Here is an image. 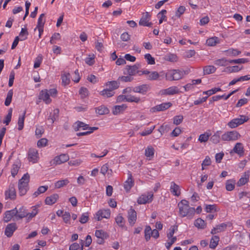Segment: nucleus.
Here are the masks:
<instances>
[{
  "label": "nucleus",
  "mask_w": 250,
  "mask_h": 250,
  "mask_svg": "<svg viewBox=\"0 0 250 250\" xmlns=\"http://www.w3.org/2000/svg\"><path fill=\"white\" fill-rule=\"evenodd\" d=\"M243 68V66L239 67L237 65H235L233 66H229L227 67V69L228 70V71L229 72H238L240 70H241Z\"/></svg>",
  "instance_id": "obj_63"
},
{
  "label": "nucleus",
  "mask_w": 250,
  "mask_h": 250,
  "mask_svg": "<svg viewBox=\"0 0 250 250\" xmlns=\"http://www.w3.org/2000/svg\"><path fill=\"white\" fill-rule=\"evenodd\" d=\"M170 191L174 195L176 196H179L181 194L179 186L174 182L171 183Z\"/></svg>",
  "instance_id": "obj_22"
},
{
  "label": "nucleus",
  "mask_w": 250,
  "mask_h": 250,
  "mask_svg": "<svg viewBox=\"0 0 250 250\" xmlns=\"http://www.w3.org/2000/svg\"><path fill=\"white\" fill-rule=\"evenodd\" d=\"M235 181L234 180H229L226 183V189L228 191L232 190L235 187Z\"/></svg>",
  "instance_id": "obj_39"
},
{
  "label": "nucleus",
  "mask_w": 250,
  "mask_h": 250,
  "mask_svg": "<svg viewBox=\"0 0 250 250\" xmlns=\"http://www.w3.org/2000/svg\"><path fill=\"white\" fill-rule=\"evenodd\" d=\"M39 98L40 100H43L46 104H49L51 102V99L50 98V94H49L48 90L46 89L42 90L40 92Z\"/></svg>",
  "instance_id": "obj_17"
},
{
  "label": "nucleus",
  "mask_w": 250,
  "mask_h": 250,
  "mask_svg": "<svg viewBox=\"0 0 250 250\" xmlns=\"http://www.w3.org/2000/svg\"><path fill=\"white\" fill-rule=\"evenodd\" d=\"M150 88V86L149 84H143L133 87V92L139 93L142 95H146Z\"/></svg>",
  "instance_id": "obj_8"
},
{
  "label": "nucleus",
  "mask_w": 250,
  "mask_h": 250,
  "mask_svg": "<svg viewBox=\"0 0 250 250\" xmlns=\"http://www.w3.org/2000/svg\"><path fill=\"white\" fill-rule=\"evenodd\" d=\"M119 84L120 83L118 80L107 82L105 84L106 86L108 87V89L112 90L113 91L119 87Z\"/></svg>",
  "instance_id": "obj_25"
},
{
  "label": "nucleus",
  "mask_w": 250,
  "mask_h": 250,
  "mask_svg": "<svg viewBox=\"0 0 250 250\" xmlns=\"http://www.w3.org/2000/svg\"><path fill=\"white\" fill-rule=\"evenodd\" d=\"M28 32L25 28H22L20 33V41H24L27 38Z\"/></svg>",
  "instance_id": "obj_51"
},
{
  "label": "nucleus",
  "mask_w": 250,
  "mask_h": 250,
  "mask_svg": "<svg viewBox=\"0 0 250 250\" xmlns=\"http://www.w3.org/2000/svg\"><path fill=\"white\" fill-rule=\"evenodd\" d=\"M240 134L236 131H228L221 136V139L224 141H234L240 138Z\"/></svg>",
  "instance_id": "obj_4"
},
{
  "label": "nucleus",
  "mask_w": 250,
  "mask_h": 250,
  "mask_svg": "<svg viewBox=\"0 0 250 250\" xmlns=\"http://www.w3.org/2000/svg\"><path fill=\"white\" fill-rule=\"evenodd\" d=\"M139 65L135 64L132 66L127 65L125 68V71L124 72L125 74H127L130 76H134L139 73Z\"/></svg>",
  "instance_id": "obj_13"
},
{
  "label": "nucleus",
  "mask_w": 250,
  "mask_h": 250,
  "mask_svg": "<svg viewBox=\"0 0 250 250\" xmlns=\"http://www.w3.org/2000/svg\"><path fill=\"white\" fill-rule=\"evenodd\" d=\"M12 109L10 108L8 110V112L7 115L6 116L5 120L3 121V123L5 124L6 125H8L9 123L10 122L12 117Z\"/></svg>",
  "instance_id": "obj_58"
},
{
  "label": "nucleus",
  "mask_w": 250,
  "mask_h": 250,
  "mask_svg": "<svg viewBox=\"0 0 250 250\" xmlns=\"http://www.w3.org/2000/svg\"><path fill=\"white\" fill-rule=\"evenodd\" d=\"M183 120V116L182 115L176 116L173 118V124L176 125L180 124Z\"/></svg>",
  "instance_id": "obj_64"
},
{
  "label": "nucleus",
  "mask_w": 250,
  "mask_h": 250,
  "mask_svg": "<svg viewBox=\"0 0 250 250\" xmlns=\"http://www.w3.org/2000/svg\"><path fill=\"white\" fill-rule=\"evenodd\" d=\"M95 236L97 238H106L107 234L103 230H97L95 231Z\"/></svg>",
  "instance_id": "obj_53"
},
{
  "label": "nucleus",
  "mask_w": 250,
  "mask_h": 250,
  "mask_svg": "<svg viewBox=\"0 0 250 250\" xmlns=\"http://www.w3.org/2000/svg\"><path fill=\"white\" fill-rule=\"evenodd\" d=\"M79 94L82 98H84L88 95V90L85 88L82 87L79 90Z\"/></svg>",
  "instance_id": "obj_61"
},
{
  "label": "nucleus",
  "mask_w": 250,
  "mask_h": 250,
  "mask_svg": "<svg viewBox=\"0 0 250 250\" xmlns=\"http://www.w3.org/2000/svg\"><path fill=\"white\" fill-rule=\"evenodd\" d=\"M116 223L121 228H125V220L123 217L119 214L115 218Z\"/></svg>",
  "instance_id": "obj_41"
},
{
  "label": "nucleus",
  "mask_w": 250,
  "mask_h": 250,
  "mask_svg": "<svg viewBox=\"0 0 250 250\" xmlns=\"http://www.w3.org/2000/svg\"><path fill=\"white\" fill-rule=\"evenodd\" d=\"M126 102L130 103H139L141 102V98L134 95H127Z\"/></svg>",
  "instance_id": "obj_40"
},
{
  "label": "nucleus",
  "mask_w": 250,
  "mask_h": 250,
  "mask_svg": "<svg viewBox=\"0 0 250 250\" xmlns=\"http://www.w3.org/2000/svg\"><path fill=\"white\" fill-rule=\"evenodd\" d=\"M13 92L12 90H10L8 93L5 101L4 104L6 106H8L11 103Z\"/></svg>",
  "instance_id": "obj_49"
},
{
  "label": "nucleus",
  "mask_w": 250,
  "mask_h": 250,
  "mask_svg": "<svg viewBox=\"0 0 250 250\" xmlns=\"http://www.w3.org/2000/svg\"><path fill=\"white\" fill-rule=\"evenodd\" d=\"M28 154V159L30 162L33 163L37 162L39 157L38 151L35 148H30Z\"/></svg>",
  "instance_id": "obj_10"
},
{
  "label": "nucleus",
  "mask_w": 250,
  "mask_h": 250,
  "mask_svg": "<svg viewBox=\"0 0 250 250\" xmlns=\"http://www.w3.org/2000/svg\"><path fill=\"white\" fill-rule=\"evenodd\" d=\"M145 58L147 62L149 64H154L155 59L150 54H146L145 55Z\"/></svg>",
  "instance_id": "obj_60"
},
{
  "label": "nucleus",
  "mask_w": 250,
  "mask_h": 250,
  "mask_svg": "<svg viewBox=\"0 0 250 250\" xmlns=\"http://www.w3.org/2000/svg\"><path fill=\"white\" fill-rule=\"evenodd\" d=\"M83 240H81V247L77 243H74L69 246V250H83Z\"/></svg>",
  "instance_id": "obj_44"
},
{
  "label": "nucleus",
  "mask_w": 250,
  "mask_h": 250,
  "mask_svg": "<svg viewBox=\"0 0 250 250\" xmlns=\"http://www.w3.org/2000/svg\"><path fill=\"white\" fill-rule=\"evenodd\" d=\"M25 113H26V112H25V111H24L23 113V115L19 118L18 124V129L19 130L22 129V128H23L24 121V118H25Z\"/></svg>",
  "instance_id": "obj_47"
},
{
  "label": "nucleus",
  "mask_w": 250,
  "mask_h": 250,
  "mask_svg": "<svg viewBox=\"0 0 250 250\" xmlns=\"http://www.w3.org/2000/svg\"><path fill=\"white\" fill-rule=\"evenodd\" d=\"M219 42V40L218 37H214L208 39L206 41V43L208 46H215Z\"/></svg>",
  "instance_id": "obj_36"
},
{
  "label": "nucleus",
  "mask_w": 250,
  "mask_h": 250,
  "mask_svg": "<svg viewBox=\"0 0 250 250\" xmlns=\"http://www.w3.org/2000/svg\"><path fill=\"white\" fill-rule=\"evenodd\" d=\"M100 94L104 98H110L114 96L115 92L108 88L104 89L100 92Z\"/></svg>",
  "instance_id": "obj_28"
},
{
  "label": "nucleus",
  "mask_w": 250,
  "mask_h": 250,
  "mask_svg": "<svg viewBox=\"0 0 250 250\" xmlns=\"http://www.w3.org/2000/svg\"><path fill=\"white\" fill-rule=\"evenodd\" d=\"M37 206H34L32 208L31 212H28V220L31 219L34 217L38 213L39 210Z\"/></svg>",
  "instance_id": "obj_43"
},
{
  "label": "nucleus",
  "mask_w": 250,
  "mask_h": 250,
  "mask_svg": "<svg viewBox=\"0 0 250 250\" xmlns=\"http://www.w3.org/2000/svg\"><path fill=\"white\" fill-rule=\"evenodd\" d=\"M210 136V134L208 132H205L203 134H201L198 138V140L201 143H205L207 142L209 139V137Z\"/></svg>",
  "instance_id": "obj_48"
},
{
  "label": "nucleus",
  "mask_w": 250,
  "mask_h": 250,
  "mask_svg": "<svg viewBox=\"0 0 250 250\" xmlns=\"http://www.w3.org/2000/svg\"><path fill=\"white\" fill-rule=\"evenodd\" d=\"M98 129L97 127H89V131H87L86 132H79L77 133V136H84L90 134L92 132H93L94 130H96Z\"/></svg>",
  "instance_id": "obj_59"
},
{
  "label": "nucleus",
  "mask_w": 250,
  "mask_h": 250,
  "mask_svg": "<svg viewBox=\"0 0 250 250\" xmlns=\"http://www.w3.org/2000/svg\"><path fill=\"white\" fill-rule=\"evenodd\" d=\"M221 90H222L220 88H216L215 87V88H212L211 89H210V90H207L206 91H204L203 93V94H206L208 96H211V95L216 93L217 92L220 91Z\"/></svg>",
  "instance_id": "obj_54"
},
{
  "label": "nucleus",
  "mask_w": 250,
  "mask_h": 250,
  "mask_svg": "<svg viewBox=\"0 0 250 250\" xmlns=\"http://www.w3.org/2000/svg\"><path fill=\"white\" fill-rule=\"evenodd\" d=\"M153 194L151 192H149L147 194H143L139 197L137 200L139 204H145L147 203H150L153 199Z\"/></svg>",
  "instance_id": "obj_9"
},
{
  "label": "nucleus",
  "mask_w": 250,
  "mask_h": 250,
  "mask_svg": "<svg viewBox=\"0 0 250 250\" xmlns=\"http://www.w3.org/2000/svg\"><path fill=\"white\" fill-rule=\"evenodd\" d=\"M227 227V224L226 223H222L216 226L211 230V234L214 235L215 234L225 231Z\"/></svg>",
  "instance_id": "obj_20"
},
{
  "label": "nucleus",
  "mask_w": 250,
  "mask_h": 250,
  "mask_svg": "<svg viewBox=\"0 0 250 250\" xmlns=\"http://www.w3.org/2000/svg\"><path fill=\"white\" fill-rule=\"evenodd\" d=\"M214 64L219 66H226L228 64V60L225 58L218 59L214 62Z\"/></svg>",
  "instance_id": "obj_38"
},
{
  "label": "nucleus",
  "mask_w": 250,
  "mask_h": 250,
  "mask_svg": "<svg viewBox=\"0 0 250 250\" xmlns=\"http://www.w3.org/2000/svg\"><path fill=\"white\" fill-rule=\"evenodd\" d=\"M70 74L68 72H65L62 75V83L64 86L68 85L70 82Z\"/></svg>",
  "instance_id": "obj_32"
},
{
  "label": "nucleus",
  "mask_w": 250,
  "mask_h": 250,
  "mask_svg": "<svg viewBox=\"0 0 250 250\" xmlns=\"http://www.w3.org/2000/svg\"><path fill=\"white\" fill-rule=\"evenodd\" d=\"M165 60L169 62H174L177 61V57L175 54H169L165 56Z\"/></svg>",
  "instance_id": "obj_57"
},
{
  "label": "nucleus",
  "mask_w": 250,
  "mask_h": 250,
  "mask_svg": "<svg viewBox=\"0 0 250 250\" xmlns=\"http://www.w3.org/2000/svg\"><path fill=\"white\" fill-rule=\"evenodd\" d=\"M128 178L126 181H125L124 186L125 190L127 192L129 191L134 185V180L132 178V174L130 172H128Z\"/></svg>",
  "instance_id": "obj_18"
},
{
  "label": "nucleus",
  "mask_w": 250,
  "mask_h": 250,
  "mask_svg": "<svg viewBox=\"0 0 250 250\" xmlns=\"http://www.w3.org/2000/svg\"><path fill=\"white\" fill-rule=\"evenodd\" d=\"M25 217L28 218V212L25 208L21 207L18 209L17 219H21Z\"/></svg>",
  "instance_id": "obj_27"
},
{
  "label": "nucleus",
  "mask_w": 250,
  "mask_h": 250,
  "mask_svg": "<svg viewBox=\"0 0 250 250\" xmlns=\"http://www.w3.org/2000/svg\"><path fill=\"white\" fill-rule=\"evenodd\" d=\"M171 106L172 104L170 102L164 103L155 106L154 107L151 108L150 110L153 112L164 111Z\"/></svg>",
  "instance_id": "obj_14"
},
{
  "label": "nucleus",
  "mask_w": 250,
  "mask_h": 250,
  "mask_svg": "<svg viewBox=\"0 0 250 250\" xmlns=\"http://www.w3.org/2000/svg\"><path fill=\"white\" fill-rule=\"evenodd\" d=\"M127 219L129 225L131 226H134L137 220V213L132 208L128 211Z\"/></svg>",
  "instance_id": "obj_12"
},
{
  "label": "nucleus",
  "mask_w": 250,
  "mask_h": 250,
  "mask_svg": "<svg viewBox=\"0 0 250 250\" xmlns=\"http://www.w3.org/2000/svg\"><path fill=\"white\" fill-rule=\"evenodd\" d=\"M76 124L77 125V127L75 128L76 131H78L79 130L80 128L82 127L83 130L85 129H89V127L88 126V125L85 124V123L80 122V121H77L76 123Z\"/></svg>",
  "instance_id": "obj_50"
},
{
  "label": "nucleus",
  "mask_w": 250,
  "mask_h": 250,
  "mask_svg": "<svg viewBox=\"0 0 250 250\" xmlns=\"http://www.w3.org/2000/svg\"><path fill=\"white\" fill-rule=\"evenodd\" d=\"M229 56H236L241 54V51L236 49L230 48L224 51Z\"/></svg>",
  "instance_id": "obj_34"
},
{
  "label": "nucleus",
  "mask_w": 250,
  "mask_h": 250,
  "mask_svg": "<svg viewBox=\"0 0 250 250\" xmlns=\"http://www.w3.org/2000/svg\"><path fill=\"white\" fill-rule=\"evenodd\" d=\"M59 114V110L58 108L55 109L53 112L50 113V116L48 118V120H50L52 124L58 118Z\"/></svg>",
  "instance_id": "obj_30"
},
{
  "label": "nucleus",
  "mask_w": 250,
  "mask_h": 250,
  "mask_svg": "<svg viewBox=\"0 0 250 250\" xmlns=\"http://www.w3.org/2000/svg\"><path fill=\"white\" fill-rule=\"evenodd\" d=\"M69 183V181L67 179L59 180L55 183V188H60L67 185Z\"/></svg>",
  "instance_id": "obj_37"
},
{
  "label": "nucleus",
  "mask_w": 250,
  "mask_h": 250,
  "mask_svg": "<svg viewBox=\"0 0 250 250\" xmlns=\"http://www.w3.org/2000/svg\"><path fill=\"white\" fill-rule=\"evenodd\" d=\"M127 108L125 104L115 105L113 107L112 113L114 115H118L124 111Z\"/></svg>",
  "instance_id": "obj_23"
},
{
  "label": "nucleus",
  "mask_w": 250,
  "mask_h": 250,
  "mask_svg": "<svg viewBox=\"0 0 250 250\" xmlns=\"http://www.w3.org/2000/svg\"><path fill=\"white\" fill-rule=\"evenodd\" d=\"M219 241V237L218 236H213L210 241L209 248L211 249H214L218 244Z\"/></svg>",
  "instance_id": "obj_35"
},
{
  "label": "nucleus",
  "mask_w": 250,
  "mask_h": 250,
  "mask_svg": "<svg viewBox=\"0 0 250 250\" xmlns=\"http://www.w3.org/2000/svg\"><path fill=\"white\" fill-rule=\"evenodd\" d=\"M154 154V149L151 146H148L145 150V155L147 157H152Z\"/></svg>",
  "instance_id": "obj_52"
},
{
  "label": "nucleus",
  "mask_w": 250,
  "mask_h": 250,
  "mask_svg": "<svg viewBox=\"0 0 250 250\" xmlns=\"http://www.w3.org/2000/svg\"><path fill=\"white\" fill-rule=\"evenodd\" d=\"M183 72L179 70H170L166 74V79L169 81H176L180 80L183 77Z\"/></svg>",
  "instance_id": "obj_3"
},
{
  "label": "nucleus",
  "mask_w": 250,
  "mask_h": 250,
  "mask_svg": "<svg viewBox=\"0 0 250 250\" xmlns=\"http://www.w3.org/2000/svg\"><path fill=\"white\" fill-rule=\"evenodd\" d=\"M249 120V118L244 115H240V118H235L228 123V125L231 128H234L244 124Z\"/></svg>",
  "instance_id": "obj_5"
},
{
  "label": "nucleus",
  "mask_w": 250,
  "mask_h": 250,
  "mask_svg": "<svg viewBox=\"0 0 250 250\" xmlns=\"http://www.w3.org/2000/svg\"><path fill=\"white\" fill-rule=\"evenodd\" d=\"M150 15L148 12L143 14L141 19H140L139 24L140 25L144 26L150 27L152 25L151 22H149Z\"/></svg>",
  "instance_id": "obj_11"
},
{
  "label": "nucleus",
  "mask_w": 250,
  "mask_h": 250,
  "mask_svg": "<svg viewBox=\"0 0 250 250\" xmlns=\"http://www.w3.org/2000/svg\"><path fill=\"white\" fill-rule=\"evenodd\" d=\"M109 112V110L108 108L104 105H101L96 108V113L100 115L107 114Z\"/></svg>",
  "instance_id": "obj_29"
},
{
  "label": "nucleus",
  "mask_w": 250,
  "mask_h": 250,
  "mask_svg": "<svg viewBox=\"0 0 250 250\" xmlns=\"http://www.w3.org/2000/svg\"><path fill=\"white\" fill-rule=\"evenodd\" d=\"M249 172H245L243 177H242L237 182V186H242L247 183L249 181Z\"/></svg>",
  "instance_id": "obj_31"
},
{
  "label": "nucleus",
  "mask_w": 250,
  "mask_h": 250,
  "mask_svg": "<svg viewBox=\"0 0 250 250\" xmlns=\"http://www.w3.org/2000/svg\"><path fill=\"white\" fill-rule=\"evenodd\" d=\"M194 225L199 229H204L206 227V223L200 218L197 219L194 222Z\"/></svg>",
  "instance_id": "obj_33"
},
{
  "label": "nucleus",
  "mask_w": 250,
  "mask_h": 250,
  "mask_svg": "<svg viewBox=\"0 0 250 250\" xmlns=\"http://www.w3.org/2000/svg\"><path fill=\"white\" fill-rule=\"evenodd\" d=\"M180 215L182 217L187 216L188 219L193 218L195 209L194 208L190 207L189 202L186 200H182L178 203Z\"/></svg>",
  "instance_id": "obj_1"
},
{
  "label": "nucleus",
  "mask_w": 250,
  "mask_h": 250,
  "mask_svg": "<svg viewBox=\"0 0 250 250\" xmlns=\"http://www.w3.org/2000/svg\"><path fill=\"white\" fill-rule=\"evenodd\" d=\"M178 230V226L177 225L171 226L169 229L168 232L167 233V237L168 239H170L171 238H172L173 236V234L176 231Z\"/></svg>",
  "instance_id": "obj_42"
},
{
  "label": "nucleus",
  "mask_w": 250,
  "mask_h": 250,
  "mask_svg": "<svg viewBox=\"0 0 250 250\" xmlns=\"http://www.w3.org/2000/svg\"><path fill=\"white\" fill-rule=\"evenodd\" d=\"M216 68L213 65H207L204 68V73L205 74H209L214 73Z\"/></svg>",
  "instance_id": "obj_46"
},
{
  "label": "nucleus",
  "mask_w": 250,
  "mask_h": 250,
  "mask_svg": "<svg viewBox=\"0 0 250 250\" xmlns=\"http://www.w3.org/2000/svg\"><path fill=\"white\" fill-rule=\"evenodd\" d=\"M17 229V225L15 223H10L7 225L5 229V234L8 237L12 236L14 232Z\"/></svg>",
  "instance_id": "obj_15"
},
{
  "label": "nucleus",
  "mask_w": 250,
  "mask_h": 250,
  "mask_svg": "<svg viewBox=\"0 0 250 250\" xmlns=\"http://www.w3.org/2000/svg\"><path fill=\"white\" fill-rule=\"evenodd\" d=\"M159 73L156 71H153L150 73L148 76L147 79L150 81L157 80L159 77Z\"/></svg>",
  "instance_id": "obj_55"
},
{
  "label": "nucleus",
  "mask_w": 250,
  "mask_h": 250,
  "mask_svg": "<svg viewBox=\"0 0 250 250\" xmlns=\"http://www.w3.org/2000/svg\"><path fill=\"white\" fill-rule=\"evenodd\" d=\"M152 229L149 226L146 227L145 229V237L146 241H148L151 237Z\"/></svg>",
  "instance_id": "obj_45"
},
{
  "label": "nucleus",
  "mask_w": 250,
  "mask_h": 250,
  "mask_svg": "<svg viewBox=\"0 0 250 250\" xmlns=\"http://www.w3.org/2000/svg\"><path fill=\"white\" fill-rule=\"evenodd\" d=\"M222 131L220 130L217 131L210 138V141L214 144H217L220 142V135Z\"/></svg>",
  "instance_id": "obj_24"
},
{
  "label": "nucleus",
  "mask_w": 250,
  "mask_h": 250,
  "mask_svg": "<svg viewBox=\"0 0 250 250\" xmlns=\"http://www.w3.org/2000/svg\"><path fill=\"white\" fill-rule=\"evenodd\" d=\"M61 38L60 34L59 33H55L51 38L50 42L51 44L56 43V40H59Z\"/></svg>",
  "instance_id": "obj_62"
},
{
  "label": "nucleus",
  "mask_w": 250,
  "mask_h": 250,
  "mask_svg": "<svg viewBox=\"0 0 250 250\" xmlns=\"http://www.w3.org/2000/svg\"><path fill=\"white\" fill-rule=\"evenodd\" d=\"M69 157L66 154H62L59 156H56L53 161L55 165H60L68 161Z\"/></svg>",
  "instance_id": "obj_16"
},
{
  "label": "nucleus",
  "mask_w": 250,
  "mask_h": 250,
  "mask_svg": "<svg viewBox=\"0 0 250 250\" xmlns=\"http://www.w3.org/2000/svg\"><path fill=\"white\" fill-rule=\"evenodd\" d=\"M5 199L14 200L16 198V191L15 189V184L10 183L8 188L5 191Z\"/></svg>",
  "instance_id": "obj_6"
},
{
  "label": "nucleus",
  "mask_w": 250,
  "mask_h": 250,
  "mask_svg": "<svg viewBox=\"0 0 250 250\" xmlns=\"http://www.w3.org/2000/svg\"><path fill=\"white\" fill-rule=\"evenodd\" d=\"M29 179L30 176L27 173L24 174L22 178L19 181L18 190L20 196H23L26 193L28 189Z\"/></svg>",
  "instance_id": "obj_2"
},
{
  "label": "nucleus",
  "mask_w": 250,
  "mask_h": 250,
  "mask_svg": "<svg viewBox=\"0 0 250 250\" xmlns=\"http://www.w3.org/2000/svg\"><path fill=\"white\" fill-rule=\"evenodd\" d=\"M59 199V195L57 193L53 194L50 196H48L45 200V203L48 205H52L55 204Z\"/></svg>",
  "instance_id": "obj_21"
},
{
  "label": "nucleus",
  "mask_w": 250,
  "mask_h": 250,
  "mask_svg": "<svg viewBox=\"0 0 250 250\" xmlns=\"http://www.w3.org/2000/svg\"><path fill=\"white\" fill-rule=\"evenodd\" d=\"M233 151L240 156L243 155L244 154V147L242 144L240 143H237L233 147Z\"/></svg>",
  "instance_id": "obj_26"
},
{
  "label": "nucleus",
  "mask_w": 250,
  "mask_h": 250,
  "mask_svg": "<svg viewBox=\"0 0 250 250\" xmlns=\"http://www.w3.org/2000/svg\"><path fill=\"white\" fill-rule=\"evenodd\" d=\"M179 92V90L176 86H171L160 91V93L162 95H171L177 94Z\"/></svg>",
  "instance_id": "obj_19"
},
{
  "label": "nucleus",
  "mask_w": 250,
  "mask_h": 250,
  "mask_svg": "<svg viewBox=\"0 0 250 250\" xmlns=\"http://www.w3.org/2000/svg\"><path fill=\"white\" fill-rule=\"evenodd\" d=\"M110 216L109 209H103L99 210L96 213L95 218L98 221H101L103 218L108 219Z\"/></svg>",
  "instance_id": "obj_7"
},
{
  "label": "nucleus",
  "mask_w": 250,
  "mask_h": 250,
  "mask_svg": "<svg viewBox=\"0 0 250 250\" xmlns=\"http://www.w3.org/2000/svg\"><path fill=\"white\" fill-rule=\"evenodd\" d=\"M247 62H248V59L245 58L228 60V62L230 63H245Z\"/></svg>",
  "instance_id": "obj_56"
}]
</instances>
